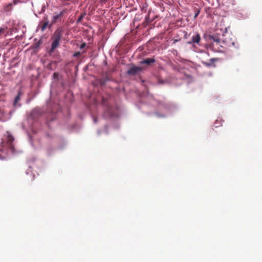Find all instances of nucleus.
Returning a JSON list of instances; mask_svg holds the SVG:
<instances>
[{"label":"nucleus","instance_id":"obj_4","mask_svg":"<svg viewBox=\"0 0 262 262\" xmlns=\"http://www.w3.org/2000/svg\"><path fill=\"white\" fill-rule=\"evenodd\" d=\"M142 70V68L140 67L133 65L127 71V73L129 75H135L141 72Z\"/></svg>","mask_w":262,"mask_h":262},{"label":"nucleus","instance_id":"obj_14","mask_svg":"<svg viewBox=\"0 0 262 262\" xmlns=\"http://www.w3.org/2000/svg\"><path fill=\"white\" fill-rule=\"evenodd\" d=\"M203 63H204L205 65L207 66H211V64H212V63H211H211H208V62H203Z\"/></svg>","mask_w":262,"mask_h":262},{"label":"nucleus","instance_id":"obj_1","mask_svg":"<svg viewBox=\"0 0 262 262\" xmlns=\"http://www.w3.org/2000/svg\"><path fill=\"white\" fill-rule=\"evenodd\" d=\"M222 43L224 44V47H225L226 50L232 47L236 48L239 47V45L235 41L234 37L229 33H226L222 35Z\"/></svg>","mask_w":262,"mask_h":262},{"label":"nucleus","instance_id":"obj_15","mask_svg":"<svg viewBox=\"0 0 262 262\" xmlns=\"http://www.w3.org/2000/svg\"><path fill=\"white\" fill-rule=\"evenodd\" d=\"M145 20L147 22H150L151 21L149 20V16H146L145 18Z\"/></svg>","mask_w":262,"mask_h":262},{"label":"nucleus","instance_id":"obj_20","mask_svg":"<svg viewBox=\"0 0 262 262\" xmlns=\"http://www.w3.org/2000/svg\"><path fill=\"white\" fill-rule=\"evenodd\" d=\"M94 122H95V123H96V122H97V119H96V118H94Z\"/></svg>","mask_w":262,"mask_h":262},{"label":"nucleus","instance_id":"obj_13","mask_svg":"<svg viewBox=\"0 0 262 262\" xmlns=\"http://www.w3.org/2000/svg\"><path fill=\"white\" fill-rule=\"evenodd\" d=\"M58 73H54L53 74V77H54V78H58Z\"/></svg>","mask_w":262,"mask_h":262},{"label":"nucleus","instance_id":"obj_7","mask_svg":"<svg viewBox=\"0 0 262 262\" xmlns=\"http://www.w3.org/2000/svg\"><path fill=\"white\" fill-rule=\"evenodd\" d=\"M201 40V37L199 34H196V35L192 36L191 41L189 42V43H196L199 44Z\"/></svg>","mask_w":262,"mask_h":262},{"label":"nucleus","instance_id":"obj_17","mask_svg":"<svg viewBox=\"0 0 262 262\" xmlns=\"http://www.w3.org/2000/svg\"><path fill=\"white\" fill-rule=\"evenodd\" d=\"M85 46V44L84 43L81 44V46H80V48L81 49H82Z\"/></svg>","mask_w":262,"mask_h":262},{"label":"nucleus","instance_id":"obj_5","mask_svg":"<svg viewBox=\"0 0 262 262\" xmlns=\"http://www.w3.org/2000/svg\"><path fill=\"white\" fill-rule=\"evenodd\" d=\"M64 12V11H62L61 12H60L59 14H57V13H54V15H53V19H52V23H51V25L50 26V27L53 25V24H54L57 20L59 18H60L63 14Z\"/></svg>","mask_w":262,"mask_h":262},{"label":"nucleus","instance_id":"obj_12","mask_svg":"<svg viewBox=\"0 0 262 262\" xmlns=\"http://www.w3.org/2000/svg\"><path fill=\"white\" fill-rule=\"evenodd\" d=\"M81 55V53L80 52H76L73 54L74 57H78Z\"/></svg>","mask_w":262,"mask_h":262},{"label":"nucleus","instance_id":"obj_3","mask_svg":"<svg viewBox=\"0 0 262 262\" xmlns=\"http://www.w3.org/2000/svg\"><path fill=\"white\" fill-rule=\"evenodd\" d=\"M210 38L213 40L212 46L214 51L225 52L227 51L225 47H224V44L222 43V38H220L215 35L210 36Z\"/></svg>","mask_w":262,"mask_h":262},{"label":"nucleus","instance_id":"obj_8","mask_svg":"<svg viewBox=\"0 0 262 262\" xmlns=\"http://www.w3.org/2000/svg\"><path fill=\"white\" fill-rule=\"evenodd\" d=\"M155 62V59L154 58H146L145 59L141 61H140V64H146L147 65H150L151 63H153Z\"/></svg>","mask_w":262,"mask_h":262},{"label":"nucleus","instance_id":"obj_19","mask_svg":"<svg viewBox=\"0 0 262 262\" xmlns=\"http://www.w3.org/2000/svg\"><path fill=\"white\" fill-rule=\"evenodd\" d=\"M210 60L211 61V62H212L213 61H215L216 60L215 59H214V58H211V59H210Z\"/></svg>","mask_w":262,"mask_h":262},{"label":"nucleus","instance_id":"obj_16","mask_svg":"<svg viewBox=\"0 0 262 262\" xmlns=\"http://www.w3.org/2000/svg\"><path fill=\"white\" fill-rule=\"evenodd\" d=\"M199 12H199V11H198V12L195 14L194 16V18H196V17L198 16V15H199Z\"/></svg>","mask_w":262,"mask_h":262},{"label":"nucleus","instance_id":"obj_2","mask_svg":"<svg viewBox=\"0 0 262 262\" xmlns=\"http://www.w3.org/2000/svg\"><path fill=\"white\" fill-rule=\"evenodd\" d=\"M63 33V30L61 29H57L54 33L52 36V42L51 44V47L50 49L49 53H53L56 48H57L59 45L60 39L61 38Z\"/></svg>","mask_w":262,"mask_h":262},{"label":"nucleus","instance_id":"obj_10","mask_svg":"<svg viewBox=\"0 0 262 262\" xmlns=\"http://www.w3.org/2000/svg\"><path fill=\"white\" fill-rule=\"evenodd\" d=\"M21 94V93L20 91H19L17 95L16 96V97L14 99V103H13V105L14 106H16L17 105V102L20 100Z\"/></svg>","mask_w":262,"mask_h":262},{"label":"nucleus","instance_id":"obj_22","mask_svg":"<svg viewBox=\"0 0 262 262\" xmlns=\"http://www.w3.org/2000/svg\"><path fill=\"white\" fill-rule=\"evenodd\" d=\"M107 0H101V1L105 2Z\"/></svg>","mask_w":262,"mask_h":262},{"label":"nucleus","instance_id":"obj_9","mask_svg":"<svg viewBox=\"0 0 262 262\" xmlns=\"http://www.w3.org/2000/svg\"><path fill=\"white\" fill-rule=\"evenodd\" d=\"M45 21L42 23V26H41V30L43 31L47 27L49 26V21L47 17L45 18Z\"/></svg>","mask_w":262,"mask_h":262},{"label":"nucleus","instance_id":"obj_11","mask_svg":"<svg viewBox=\"0 0 262 262\" xmlns=\"http://www.w3.org/2000/svg\"><path fill=\"white\" fill-rule=\"evenodd\" d=\"M85 15V13H83V14H81L80 16L77 19L76 23L77 24L80 23L81 21V20H82L83 18L84 17Z\"/></svg>","mask_w":262,"mask_h":262},{"label":"nucleus","instance_id":"obj_18","mask_svg":"<svg viewBox=\"0 0 262 262\" xmlns=\"http://www.w3.org/2000/svg\"><path fill=\"white\" fill-rule=\"evenodd\" d=\"M4 32V29L2 28H0V34Z\"/></svg>","mask_w":262,"mask_h":262},{"label":"nucleus","instance_id":"obj_6","mask_svg":"<svg viewBox=\"0 0 262 262\" xmlns=\"http://www.w3.org/2000/svg\"><path fill=\"white\" fill-rule=\"evenodd\" d=\"M7 141L9 146L12 148V143L14 140L13 137L11 135L9 132H7Z\"/></svg>","mask_w":262,"mask_h":262},{"label":"nucleus","instance_id":"obj_21","mask_svg":"<svg viewBox=\"0 0 262 262\" xmlns=\"http://www.w3.org/2000/svg\"><path fill=\"white\" fill-rule=\"evenodd\" d=\"M178 40L177 39H175L174 41V43L177 42Z\"/></svg>","mask_w":262,"mask_h":262}]
</instances>
